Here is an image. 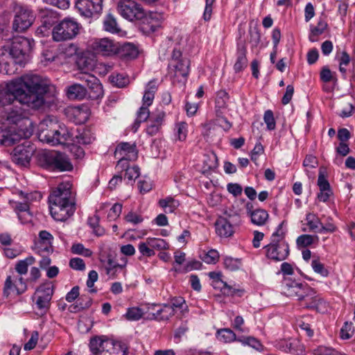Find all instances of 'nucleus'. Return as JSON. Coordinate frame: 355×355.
<instances>
[{
  "instance_id": "obj_17",
  "label": "nucleus",
  "mask_w": 355,
  "mask_h": 355,
  "mask_svg": "<svg viewBox=\"0 0 355 355\" xmlns=\"http://www.w3.org/2000/svg\"><path fill=\"white\" fill-rule=\"evenodd\" d=\"M53 286L50 284L40 286L35 292L37 300L35 302L37 309L45 313L49 309L51 300L53 295Z\"/></svg>"
},
{
  "instance_id": "obj_23",
  "label": "nucleus",
  "mask_w": 355,
  "mask_h": 355,
  "mask_svg": "<svg viewBox=\"0 0 355 355\" xmlns=\"http://www.w3.org/2000/svg\"><path fill=\"white\" fill-rule=\"evenodd\" d=\"M92 49L98 54L111 55L115 54L117 45L107 38L96 39L91 44Z\"/></svg>"
},
{
  "instance_id": "obj_55",
  "label": "nucleus",
  "mask_w": 355,
  "mask_h": 355,
  "mask_svg": "<svg viewBox=\"0 0 355 355\" xmlns=\"http://www.w3.org/2000/svg\"><path fill=\"white\" fill-rule=\"evenodd\" d=\"M224 266L225 268L234 271L238 269L241 266V260L239 259H234L232 257H226L224 259Z\"/></svg>"
},
{
  "instance_id": "obj_62",
  "label": "nucleus",
  "mask_w": 355,
  "mask_h": 355,
  "mask_svg": "<svg viewBox=\"0 0 355 355\" xmlns=\"http://www.w3.org/2000/svg\"><path fill=\"white\" fill-rule=\"evenodd\" d=\"M221 291L224 295H237L239 296H241L243 293V290L233 288L232 286H229L226 282H223V287L221 288Z\"/></svg>"
},
{
  "instance_id": "obj_58",
  "label": "nucleus",
  "mask_w": 355,
  "mask_h": 355,
  "mask_svg": "<svg viewBox=\"0 0 355 355\" xmlns=\"http://www.w3.org/2000/svg\"><path fill=\"white\" fill-rule=\"evenodd\" d=\"M263 119L267 125V128L269 130H272L275 129L276 123L274 118L273 112L271 110H268L265 112Z\"/></svg>"
},
{
  "instance_id": "obj_45",
  "label": "nucleus",
  "mask_w": 355,
  "mask_h": 355,
  "mask_svg": "<svg viewBox=\"0 0 355 355\" xmlns=\"http://www.w3.org/2000/svg\"><path fill=\"white\" fill-rule=\"evenodd\" d=\"M306 220L309 230L318 232V230L320 228L322 223L320 218L315 214L309 213L306 216Z\"/></svg>"
},
{
  "instance_id": "obj_41",
  "label": "nucleus",
  "mask_w": 355,
  "mask_h": 355,
  "mask_svg": "<svg viewBox=\"0 0 355 355\" xmlns=\"http://www.w3.org/2000/svg\"><path fill=\"white\" fill-rule=\"evenodd\" d=\"M35 261V259L33 256H29L23 260L18 261L15 269L19 275H26L28 272V266L33 265Z\"/></svg>"
},
{
  "instance_id": "obj_11",
  "label": "nucleus",
  "mask_w": 355,
  "mask_h": 355,
  "mask_svg": "<svg viewBox=\"0 0 355 355\" xmlns=\"http://www.w3.org/2000/svg\"><path fill=\"white\" fill-rule=\"evenodd\" d=\"M117 11L124 19L135 21L144 16V9L133 0H120L117 3Z\"/></svg>"
},
{
  "instance_id": "obj_37",
  "label": "nucleus",
  "mask_w": 355,
  "mask_h": 355,
  "mask_svg": "<svg viewBox=\"0 0 355 355\" xmlns=\"http://www.w3.org/2000/svg\"><path fill=\"white\" fill-rule=\"evenodd\" d=\"M319 237L317 235L302 234L296 240V244L298 248H305L313 244L318 245Z\"/></svg>"
},
{
  "instance_id": "obj_61",
  "label": "nucleus",
  "mask_w": 355,
  "mask_h": 355,
  "mask_svg": "<svg viewBox=\"0 0 355 355\" xmlns=\"http://www.w3.org/2000/svg\"><path fill=\"white\" fill-rule=\"evenodd\" d=\"M122 205L120 203H115L112 208L110 209V211L107 214V218L110 220H116L121 214L122 211Z\"/></svg>"
},
{
  "instance_id": "obj_20",
  "label": "nucleus",
  "mask_w": 355,
  "mask_h": 355,
  "mask_svg": "<svg viewBox=\"0 0 355 355\" xmlns=\"http://www.w3.org/2000/svg\"><path fill=\"white\" fill-rule=\"evenodd\" d=\"M51 216L57 221H65L76 211V204L49 205Z\"/></svg>"
},
{
  "instance_id": "obj_5",
  "label": "nucleus",
  "mask_w": 355,
  "mask_h": 355,
  "mask_svg": "<svg viewBox=\"0 0 355 355\" xmlns=\"http://www.w3.org/2000/svg\"><path fill=\"white\" fill-rule=\"evenodd\" d=\"M71 138V134L64 126L53 121H44L40 123L39 139L52 146L64 144Z\"/></svg>"
},
{
  "instance_id": "obj_26",
  "label": "nucleus",
  "mask_w": 355,
  "mask_h": 355,
  "mask_svg": "<svg viewBox=\"0 0 355 355\" xmlns=\"http://www.w3.org/2000/svg\"><path fill=\"white\" fill-rule=\"evenodd\" d=\"M114 156L128 157V159H137V150L135 144L121 142L119 144L114 151Z\"/></svg>"
},
{
  "instance_id": "obj_52",
  "label": "nucleus",
  "mask_w": 355,
  "mask_h": 355,
  "mask_svg": "<svg viewBox=\"0 0 355 355\" xmlns=\"http://www.w3.org/2000/svg\"><path fill=\"white\" fill-rule=\"evenodd\" d=\"M71 250L73 254L83 255L86 257H90L92 255V250L85 248L82 243L73 244Z\"/></svg>"
},
{
  "instance_id": "obj_34",
  "label": "nucleus",
  "mask_w": 355,
  "mask_h": 355,
  "mask_svg": "<svg viewBox=\"0 0 355 355\" xmlns=\"http://www.w3.org/2000/svg\"><path fill=\"white\" fill-rule=\"evenodd\" d=\"M251 222L256 225H264L269 217L268 213L263 209H257L253 212H251L250 216Z\"/></svg>"
},
{
  "instance_id": "obj_9",
  "label": "nucleus",
  "mask_w": 355,
  "mask_h": 355,
  "mask_svg": "<svg viewBox=\"0 0 355 355\" xmlns=\"http://www.w3.org/2000/svg\"><path fill=\"white\" fill-rule=\"evenodd\" d=\"M12 29L19 33L27 30L35 19L34 12L27 6L17 5L14 8Z\"/></svg>"
},
{
  "instance_id": "obj_54",
  "label": "nucleus",
  "mask_w": 355,
  "mask_h": 355,
  "mask_svg": "<svg viewBox=\"0 0 355 355\" xmlns=\"http://www.w3.org/2000/svg\"><path fill=\"white\" fill-rule=\"evenodd\" d=\"M201 259L208 264H214L219 259V254L216 250H210L205 253Z\"/></svg>"
},
{
  "instance_id": "obj_48",
  "label": "nucleus",
  "mask_w": 355,
  "mask_h": 355,
  "mask_svg": "<svg viewBox=\"0 0 355 355\" xmlns=\"http://www.w3.org/2000/svg\"><path fill=\"white\" fill-rule=\"evenodd\" d=\"M320 79L324 83H329L333 81L336 83L337 78L336 76V73L331 72L329 68L327 66H324L322 68L320 73Z\"/></svg>"
},
{
  "instance_id": "obj_44",
  "label": "nucleus",
  "mask_w": 355,
  "mask_h": 355,
  "mask_svg": "<svg viewBox=\"0 0 355 355\" xmlns=\"http://www.w3.org/2000/svg\"><path fill=\"white\" fill-rule=\"evenodd\" d=\"M228 100L229 94L225 90H220L217 92L215 102L217 114L218 113V110L225 109L227 107Z\"/></svg>"
},
{
  "instance_id": "obj_57",
  "label": "nucleus",
  "mask_w": 355,
  "mask_h": 355,
  "mask_svg": "<svg viewBox=\"0 0 355 355\" xmlns=\"http://www.w3.org/2000/svg\"><path fill=\"white\" fill-rule=\"evenodd\" d=\"M318 185L320 188V191L331 190L330 184L324 175V171H323L321 168L319 171Z\"/></svg>"
},
{
  "instance_id": "obj_16",
  "label": "nucleus",
  "mask_w": 355,
  "mask_h": 355,
  "mask_svg": "<svg viewBox=\"0 0 355 355\" xmlns=\"http://www.w3.org/2000/svg\"><path fill=\"white\" fill-rule=\"evenodd\" d=\"M3 119L8 123L13 125H19V129L22 128L24 130L26 128V123L31 124L27 116L26 112L21 107H17L16 105L9 107L3 112Z\"/></svg>"
},
{
  "instance_id": "obj_13",
  "label": "nucleus",
  "mask_w": 355,
  "mask_h": 355,
  "mask_svg": "<svg viewBox=\"0 0 355 355\" xmlns=\"http://www.w3.org/2000/svg\"><path fill=\"white\" fill-rule=\"evenodd\" d=\"M35 150V148L30 141H25L15 147L10 154L12 161L19 166H27L30 164Z\"/></svg>"
},
{
  "instance_id": "obj_25",
  "label": "nucleus",
  "mask_w": 355,
  "mask_h": 355,
  "mask_svg": "<svg viewBox=\"0 0 355 355\" xmlns=\"http://www.w3.org/2000/svg\"><path fill=\"white\" fill-rule=\"evenodd\" d=\"M165 113L163 111L157 110L156 112H153L148 122L146 133L150 136L157 135L162 128Z\"/></svg>"
},
{
  "instance_id": "obj_12",
  "label": "nucleus",
  "mask_w": 355,
  "mask_h": 355,
  "mask_svg": "<svg viewBox=\"0 0 355 355\" xmlns=\"http://www.w3.org/2000/svg\"><path fill=\"white\" fill-rule=\"evenodd\" d=\"M49 205L76 204L71 192V184L62 182L54 189L49 196Z\"/></svg>"
},
{
  "instance_id": "obj_22",
  "label": "nucleus",
  "mask_w": 355,
  "mask_h": 355,
  "mask_svg": "<svg viewBox=\"0 0 355 355\" xmlns=\"http://www.w3.org/2000/svg\"><path fill=\"white\" fill-rule=\"evenodd\" d=\"M53 235L46 230H41L38 234V239L35 241V249L39 254L51 253L53 251Z\"/></svg>"
},
{
  "instance_id": "obj_6",
  "label": "nucleus",
  "mask_w": 355,
  "mask_h": 355,
  "mask_svg": "<svg viewBox=\"0 0 355 355\" xmlns=\"http://www.w3.org/2000/svg\"><path fill=\"white\" fill-rule=\"evenodd\" d=\"M190 60L174 49L168 63L169 73L173 82L185 83L189 74Z\"/></svg>"
},
{
  "instance_id": "obj_53",
  "label": "nucleus",
  "mask_w": 355,
  "mask_h": 355,
  "mask_svg": "<svg viewBox=\"0 0 355 355\" xmlns=\"http://www.w3.org/2000/svg\"><path fill=\"white\" fill-rule=\"evenodd\" d=\"M354 333V328L352 322H346L340 329V338L345 340L349 339L353 336Z\"/></svg>"
},
{
  "instance_id": "obj_7",
  "label": "nucleus",
  "mask_w": 355,
  "mask_h": 355,
  "mask_svg": "<svg viewBox=\"0 0 355 355\" xmlns=\"http://www.w3.org/2000/svg\"><path fill=\"white\" fill-rule=\"evenodd\" d=\"M297 300L304 308L314 310L318 313H324L328 311L327 302L308 284L304 285L303 293H301Z\"/></svg>"
},
{
  "instance_id": "obj_21",
  "label": "nucleus",
  "mask_w": 355,
  "mask_h": 355,
  "mask_svg": "<svg viewBox=\"0 0 355 355\" xmlns=\"http://www.w3.org/2000/svg\"><path fill=\"white\" fill-rule=\"evenodd\" d=\"M27 288L26 282L21 276L15 279H12L11 276H8L4 283L3 293L6 297L14 291H16L17 295H21L27 290Z\"/></svg>"
},
{
  "instance_id": "obj_46",
  "label": "nucleus",
  "mask_w": 355,
  "mask_h": 355,
  "mask_svg": "<svg viewBox=\"0 0 355 355\" xmlns=\"http://www.w3.org/2000/svg\"><path fill=\"white\" fill-rule=\"evenodd\" d=\"M147 244L152 247L153 251L155 250H166L169 247L168 243L165 240L159 238H148Z\"/></svg>"
},
{
  "instance_id": "obj_36",
  "label": "nucleus",
  "mask_w": 355,
  "mask_h": 355,
  "mask_svg": "<svg viewBox=\"0 0 355 355\" xmlns=\"http://www.w3.org/2000/svg\"><path fill=\"white\" fill-rule=\"evenodd\" d=\"M87 94V89L80 84H73L69 87L67 95L72 99H83Z\"/></svg>"
},
{
  "instance_id": "obj_56",
  "label": "nucleus",
  "mask_w": 355,
  "mask_h": 355,
  "mask_svg": "<svg viewBox=\"0 0 355 355\" xmlns=\"http://www.w3.org/2000/svg\"><path fill=\"white\" fill-rule=\"evenodd\" d=\"M143 315V312L141 309L137 307H132L128 309L125 316L128 320H138Z\"/></svg>"
},
{
  "instance_id": "obj_59",
  "label": "nucleus",
  "mask_w": 355,
  "mask_h": 355,
  "mask_svg": "<svg viewBox=\"0 0 355 355\" xmlns=\"http://www.w3.org/2000/svg\"><path fill=\"white\" fill-rule=\"evenodd\" d=\"M311 266L315 272L323 277H327L329 274L327 269L324 268V265L318 259H313L311 262Z\"/></svg>"
},
{
  "instance_id": "obj_8",
  "label": "nucleus",
  "mask_w": 355,
  "mask_h": 355,
  "mask_svg": "<svg viewBox=\"0 0 355 355\" xmlns=\"http://www.w3.org/2000/svg\"><path fill=\"white\" fill-rule=\"evenodd\" d=\"M241 223V216L235 211L224 212L223 216H219L215 222L216 233L220 236L227 238L234 233V227Z\"/></svg>"
},
{
  "instance_id": "obj_2",
  "label": "nucleus",
  "mask_w": 355,
  "mask_h": 355,
  "mask_svg": "<svg viewBox=\"0 0 355 355\" xmlns=\"http://www.w3.org/2000/svg\"><path fill=\"white\" fill-rule=\"evenodd\" d=\"M34 46L33 39L23 36L14 37L9 51L0 49V71L6 74L15 73V64L23 66L29 61Z\"/></svg>"
},
{
  "instance_id": "obj_38",
  "label": "nucleus",
  "mask_w": 355,
  "mask_h": 355,
  "mask_svg": "<svg viewBox=\"0 0 355 355\" xmlns=\"http://www.w3.org/2000/svg\"><path fill=\"white\" fill-rule=\"evenodd\" d=\"M156 91L155 85L151 81L149 82L142 98L143 106L149 107L153 103Z\"/></svg>"
},
{
  "instance_id": "obj_15",
  "label": "nucleus",
  "mask_w": 355,
  "mask_h": 355,
  "mask_svg": "<svg viewBox=\"0 0 355 355\" xmlns=\"http://www.w3.org/2000/svg\"><path fill=\"white\" fill-rule=\"evenodd\" d=\"M163 17L161 13L144 11V16L139 19L140 21L139 29L146 35H150L161 28Z\"/></svg>"
},
{
  "instance_id": "obj_49",
  "label": "nucleus",
  "mask_w": 355,
  "mask_h": 355,
  "mask_svg": "<svg viewBox=\"0 0 355 355\" xmlns=\"http://www.w3.org/2000/svg\"><path fill=\"white\" fill-rule=\"evenodd\" d=\"M237 341L242 343L243 345H248L252 347V348L255 349H259L262 345L261 343L255 338L252 336H241L239 337L237 339Z\"/></svg>"
},
{
  "instance_id": "obj_1",
  "label": "nucleus",
  "mask_w": 355,
  "mask_h": 355,
  "mask_svg": "<svg viewBox=\"0 0 355 355\" xmlns=\"http://www.w3.org/2000/svg\"><path fill=\"white\" fill-rule=\"evenodd\" d=\"M52 87L37 75L28 74L0 86V112L20 105L37 110L48 103Z\"/></svg>"
},
{
  "instance_id": "obj_64",
  "label": "nucleus",
  "mask_w": 355,
  "mask_h": 355,
  "mask_svg": "<svg viewBox=\"0 0 355 355\" xmlns=\"http://www.w3.org/2000/svg\"><path fill=\"white\" fill-rule=\"evenodd\" d=\"M318 159L313 155H307L303 161V166L306 168V171L308 168H315L318 166Z\"/></svg>"
},
{
  "instance_id": "obj_32",
  "label": "nucleus",
  "mask_w": 355,
  "mask_h": 355,
  "mask_svg": "<svg viewBox=\"0 0 355 355\" xmlns=\"http://www.w3.org/2000/svg\"><path fill=\"white\" fill-rule=\"evenodd\" d=\"M103 28L105 31L112 34H117L119 35H122L123 31L121 28L119 26L116 19L111 14L106 15L103 21Z\"/></svg>"
},
{
  "instance_id": "obj_18",
  "label": "nucleus",
  "mask_w": 355,
  "mask_h": 355,
  "mask_svg": "<svg viewBox=\"0 0 355 355\" xmlns=\"http://www.w3.org/2000/svg\"><path fill=\"white\" fill-rule=\"evenodd\" d=\"M26 136L22 128L17 131L14 128L0 127V145L10 146Z\"/></svg>"
},
{
  "instance_id": "obj_29",
  "label": "nucleus",
  "mask_w": 355,
  "mask_h": 355,
  "mask_svg": "<svg viewBox=\"0 0 355 355\" xmlns=\"http://www.w3.org/2000/svg\"><path fill=\"white\" fill-rule=\"evenodd\" d=\"M115 54H117L121 58L132 60L137 57L138 50L133 44L124 43L120 46L117 45Z\"/></svg>"
},
{
  "instance_id": "obj_47",
  "label": "nucleus",
  "mask_w": 355,
  "mask_h": 355,
  "mask_svg": "<svg viewBox=\"0 0 355 355\" xmlns=\"http://www.w3.org/2000/svg\"><path fill=\"white\" fill-rule=\"evenodd\" d=\"M286 345L290 353L300 354L304 352L303 345L296 339L286 341Z\"/></svg>"
},
{
  "instance_id": "obj_27",
  "label": "nucleus",
  "mask_w": 355,
  "mask_h": 355,
  "mask_svg": "<svg viewBox=\"0 0 355 355\" xmlns=\"http://www.w3.org/2000/svg\"><path fill=\"white\" fill-rule=\"evenodd\" d=\"M89 84L87 85V94L92 100L103 97V89L99 80L96 76H89Z\"/></svg>"
},
{
  "instance_id": "obj_63",
  "label": "nucleus",
  "mask_w": 355,
  "mask_h": 355,
  "mask_svg": "<svg viewBox=\"0 0 355 355\" xmlns=\"http://www.w3.org/2000/svg\"><path fill=\"white\" fill-rule=\"evenodd\" d=\"M138 249L143 256L150 257L155 255V251H153L152 247L147 244V240L145 242L140 243Z\"/></svg>"
},
{
  "instance_id": "obj_42",
  "label": "nucleus",
  "mask_w": 355,
  "mask_h": 355,
  "mask_svg": "<svg viewBox=\"0 0 355 355\" xmlns=\"http://www.w3.org/2000/svg\"><path fill=\"white\" fill-rule=\"evenodd\" d=\"M216 334L218 339L224 343H231L238 339L235 333L228 328L218 330Z\"/></svg>"
},
{
  "instance_id": "obj_60",
  "label": "nucleus",
  "mask_w": 355,
  "mask_h": 355,
  "mask_svg": "<svg viewBox=\"0 0 355 355\" xmlns=\"http://www.w3.org/2000/svg\"><path fill=\"white\" fill-rule=\"evenodd\" d=\"M170 306H173V310L175 308H178L181 309L182 312L188 311L185 300L182 297L180 296L173 297L171 300V304H170Z\"/></svg>"
},
{
  "instance_id": "obj_35",
  "label": "nucleus",
  "mask_w": 355,
  "mask_h": 355,
  "mask_svg": "<svg viewBox=\"0 0 355 355\" xmlns=\"http://www.w3.org/2000/svg\"><path fill=\"white\" fill-rule=\"evenodd\" d=\"M327 23L322 19L320 18L317 26L311 28V32L309 39L311 42H315L318 40V37L321 35L327 28Z\"/></svg>"
},
{
  "instance_id": "obj_51",
  "label": "nucleus",
  "mask_w": 355,
  "mask_h": 355,
  "mask_svg": "<svg viewBox=\"0 0 355 355\" xmlns=\"http://www.w3.org/2000/svg\"><path fill=\"white\" fill-rule=\"evenodd\" d=\"M110 79L114 85L119 88L125 87L129 83L128 78L123 74L112 75Z\"/></svg>"
},
{
  "instance_id": "obj_24",
  "label": "nucleus",
  "mask_w": 355,
  "mask_h": 355,
  "mask_svg": "<svg viewBox=\"0 0 355 355\" xmlns=\"http://www.w3.org/2000/svg\"><path fill=\"white\" fill-rule=\"evenodd\" d=\"M304 285L306 284L297 283L290 278H284L282 281V287L283 293L291 297L299 298L301 293H303Z\"/></svg>"
},
{
  "instance_id": "obj_14",
  "label": "nucleus",
  "mask_w": 355,
  "mask_h": 355,
  "mask_svg": "<svg viewBox=\"0 0 355 355\" xmlns=\"http://www.w3.org/2000/svg\"><path fill=\"white\" fill-rule=\"evenodd\" d=\"M266 257L274 261L285 260L289 255V245L286 241H274L263 247Z\"/></svg>"
},
{
  "instance_id": "obj_4",
  "label": "nucleus",
  "mask_w": 355,
  "mask_h": 355,
  "mask_svg": "<svg viewBox=\"0 0 355 355\" xmlns=\"http://www.w3.org/2000/svg\"><path fill=\"white\" fill-rule=\"evenodd\" d=\"M89 347L92 355H128L129 349L125 341L104 337L91 338Z\"/></svg>"
},
{
  "instance_id": "obj_19",
  "label": "nucleus",
  "mask_w": 355,
  "mask_h": 355,
  "mask_svg": "<svg viewBox=\"0 0 355 355\" xmlns=\"http://www.w3.org/2000/svg\"><path fill=\"white\" fill-rule=\"evenodd\" d=\"M103 1V0H78L76 6L81 15L91 17L102 11Z\"/></svg>"
},
{
  "instance_id": "obj_28",
  "label": "nucleus",
  "mask_w": 355,
  "mask_h": 355,
  "mask_svg": "<svg viewBox=\"0 0 355 355\" xmlns=\"http://www.w3.org/2000/svg\"><path fill=\"white\" fill-rule=\"evenodd\" d=\"M69 117L76 124L85 123L89 117V112L86 107H73L68 110Z\"/></svg>"
},
{
  "instance_id": "obj_31",
  "label": "nucleus",
  "mask_w": 355,
  "mask_h": 355,
  "mask_svg": "<svg viewBox=\"0 0 355 355\" xmlns=\"http://www.w3.org/2000/svg\"><path fill=\"white\" fill-rule=\"evenodd\" d=\"M247 49L245 45H239L236 51V60L234 65L236 73L242 71L248 66Z\"/></svg>"
},
{
  "instance_id": "obj_50",
  "label": "nucleus",
  "mask_w": 355,
  "mask_h": 355,
  "mask_svg": "<svg viewBox=\"0 0 355 355\" xmlns=\"http://www.w3.org/2000/svg\"><path fill=\"white\" fill-rule=\"evenodd\" d=\"M314 355H346L329 347L320 346L313 350Z\"/></svg>"
},
{
  "instance_id": "obj_40",
  "label": "nucleus",
  "mask_w": 355,
  "mask_h": 355,
  "mask_svg": "<svg viewBox=\"0 0 355 355\" xmlns=\"http://www.w3.org/2000/svg\"><path fill=\"white\" fill-rule=\"evenodd\" d=\"M41 22L44 28H49L58 19V15L51 10H44L41 15Z\"/></svg>"
},
{
  "instance_id": "obj_39",
  "label": "nucleus",
  "mask_w": 355,
  "mask_h": 355,
  "mask_svg": "<svg viewBox=\"0 0 355 355\" xmlns=\"http://www.w3.org/2000/svg\"><path fill=\"white\" fill-rule=\"evenodd\" d=\"M158 204L166 213H173L180 205L179 201L171 196L160 199Z\"/></svg>"
},
{
  "instance_id": "obj_10",
  "label": "nucleus",
  "mask_w": 355,
  "mask_h": 355,
  "mask_svg": "<svg viewBox=\"0 0 355 355\" xmlns=\"http://www.w3.org/2000/svg\"><path fill=\"white\" fill-rule=\"evenodd\" d=\"M79 24L70 18L64 19L53 29V39L56 42L71 40L79 31Z\"/></svg>"
},
{
  "instance_id": "obj_43",
  "label": "nucleus",
  "mask_w": 355,
  "mask_h": 355,
  "mask_svg": "<svg viewBox=\"0 0 355 355\" xmlns=\"http://www.w3.org/2000/svg\"><path fill=\"white\" fill-rule=\"evenodd\" d=\"M101 262L103 264V267L105 270L106 274H113L112 270L114 269V267L116 268H125V264H119L117 263L112 257L111 254H109L107 257L106 260H103L101 259Z\"/></svg>"
},
{
  "instance_id": "obj_33",
  "label": "nucleus",
  "mask_w": 355,
  "mask_h": 355,
  "mask_svg": "<svg viewBox=\"0 0 355 355\" xmlns=\"http://www.w3.org/2000/svg\"><path fill=\"white\" fill-rule=\"evenodd\" d=\"M174 315L173 306L170 304H164L163 307L157 309L156 313H151L150 320H167Z\"/></svg>"
},
{
  "instance_id": "obj_3",
  "label": "nucleus",
  "mask_w": 355,
  "mask_h": 355,
  "mask_svg": "<svg viewBox=\"0 0 355 355\" xmlns=\"http://www.w3.org/2000/svg\"><path fill=\"white\" fill-rule=\"evenodd\" d=\"M37 165L50 172H70L73 169L69 156L56 150L43 151L37 155Z\"/></svg>"
},
{
  "instance_id": "obj_30",
  "label": "nucleus",
  "mask_w": 355,
  "mask_h": 355,
  "mask_svg": "<svg viewBox=\"0 0 355 355\" xmlns=\"http://www.w3.org/2000/svg\"><path fill=\"white\" fill-rule=\"evenodd\" d=\"M71 137H72L71 141L79 145H89L95 139L94 134L90 128L78 130L77 134L75 136L71 135Z\"/></svg>"
}]
</instances>
